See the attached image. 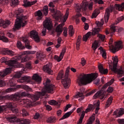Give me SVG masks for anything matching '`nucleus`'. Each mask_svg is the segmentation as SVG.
Returning <instances> with one entry per match:
<instances>
[{
  "mask_svg": "<svg viewBox=\"0 0 124 124\" xmlns=\"http://www.w3.org/2000/svg\"><path fill=\"white\" fill-rule=\"evenodd\" d=\"M0 40H2L3 42H8V39L4 35H0Z\"/></svg>",
  "mask_w": 124,
  "mask_h": 124,
  "instance_id": "3c124183",
  "label": "nucleus"
},
{
  "mask_svg": "<svg viewBox=\"0 0 124 124\" xmlns=\"http://www.w3.org/2000/svg\"><path fill=\"white\" fill-rule=\"evenodd\" d=\"M86 60H85V58H82L81 59V64H82V66H84L85 64H86Z\"/></svg>",
  "mask_w": 124,
  "mask_h": 124,
  "instance_id": "774afa93",
  "label": "nucleus"
},
{
  "mask_svg": "<svg viewBox=\"0 0 124 124\" xmlns=\"http://www.w3.org/2000/svg\"><path fill=\"white\" fill-rule=\"evenodd\" d=\"M30 37L32 39H34L35 42H40V38L38 35V32L35 31H32L30 32Z\"/></svg>",
  "mask_w": 124,
  "mask_h": 124,
  "instance_id": "f3484780",
  "label": "nucleus"
},
{
  "mask_svg": "<svg viewBox=\"0 0 124 124\" xmlns=\"http://www.w3.org/2000/svg\"><path fill=\"white\" fill-rule=\"evenodd\" d=\"M65 52H66V48L64 47L62 49V52L60 53L59 57L57 55H55L54 56L55 60H56V61H57L58 62H61V61H62V60L63 58Z\"/></svg>",
  "mask_w": 124,
  "mask_h": 124,
  "instance_id": "aec40b11",
  "label": "nucleus"
},
{
  "mask_svg": "<svg viewBox=\"0 0 124 124\" xmlns=\"http://www.w3.org/2000/svg\"><path fill=\"white\" fill-rule=\"evenodd\" d=\"M113 61V66L111 65H109V67L112 71L113 72H117L118 75L122 77L124 76V68L120 67L119 69H117V65H118V62H119V59H118V57L115 56L114 57L112 58Z\"/></svg>",
  "mask_w": 124,
  "mask_h": 124,
  "instance_id": "39448f33",
  "label": "nucleus"
},
{
  "mask_svg": "<svg viewBox=\"0 0 124 124\" xmlns=\"http://www.w3.org/2000/svg\"><path fill=\"white\" fill-rule=\"evenodd\" d=\"M69 34L70 36H72L74 34V31H73V26L70 25L69 27Z\"/></svg>",
  "mask_w": 124,
  "mask_h": 124,
  "instance_id": "ea45409f",
  "label": "nucleus"
},
{
  "mask_svg": "<svg viewBox=\"0 0 124 124\" xmlns=\"http://www.w3.org/2000/svg\"><path fill=\"white\" fill-rule=\"evenodd\" d=\"M122 43H123L121 41L116 42H115V46H113V39L110 38L108 43L110 52L114 53H116V52H118L120 49H122L123 48V45H122Z\"/></svg>",
  "mask_w": 124,
  "mask_h": 124,
  "instance_id": "6e6552de",
  "label": "nucleus"
},
{
  "mask_svg": "<svg viewBox=\"0 0 124 124\" xmlns=\"http://www.w3.org/2000/svg\"><path fill=\"white\" fill-rule=\"evenodd\" d=\"M22 41L25 44V47L28 49L29 50H31V48H32L31 45H30V42L29 40L27 39L26 37L22 38Z\"/></svg>",
  "mask_w": 124,
  "mask_h": 124,
  "instance_id": "a878e982",
  "label": "nucleus"
},
{
  "mask_svg": "<svg viewBox=\"0 0 124 124\" xmlns=\"http://www.w3.org/2000/svg\"><path fill=\"white\" fill-rule=\"evenodd\" d=\"M107 91L108 93H111L113 92V91H114V89H113V87L109 86Z\"/></svg>",
  "mask_w": 124,
  "mask_h": 124,
  "instance_id": "69168bd1",
  "label": "nucleus"
},
{
  "mask_svg": "<svg viewBox=\"0 0 124 124\" xmlns=\"http://www.w3.org/2000/svg\"><path fill=\"white\" fill-rule=\"evenodd\" d=\"M43 27L47 29L48 31H51L52 30V22L51 21V18L50 17H46L45 21L43 22Z\"/></svg>",
  "mask_w": 124,
  "mask_h": 124,
  "instance_id": "2eb2a0df",
  "label": "nucleus"
},
{
  "mask_svg": "<svg viewBox=\"0 0 124 124\" xmlns=\"http://www.w3.org/2000/svg\"><path fill=\"white\" fill-rule=\"evenodd\" d=\"M17 47L21 50H24V49H25V46L22 45V43H21V42H17Z\"/></svg>",
  "mask_w": 124,
  "mask_h": 124,
  "instance_id": "8fccbe9b",
  "label": "nucleus"
},
{
  "mask_svg": "<svg viewBox=\"0 0 124 124\" xmlns=\"http://www.w3.org/2000/svg\"><path fill=\"white\" fill-rule=\"evenodd\" d=\"M36 57L38 60H42L45 57V55L42 53L37 52Z\"/></svg>",
  "mask_w": 124,
  "mask_h": 124,
  "instance_id": "58836bf2",
  "label": "nucleus"
},
{
  "mask_svg": "<svg viewBox=\"0 0 124 124\" xmlns=\"http://www.w3.org/2000/svg\"><path fill=\"white\" fill-rule=\"evenodd\" d=\"M75 110V108L72 109L70 111L66 113L60 119V120H64L65 119H67V118H68L70 115H71L72 113H73L74 111Z\"/></svg>",
  "mask_w": 124,
  "mask_h": 124,
  "instance_id": "bb28decb",
  "label": "nucleus"
},
{
  "mask_svg": "<svg viewBox=\"0 0 124 124\" xmlns=\"http://www.w3.org/2000/svg\"><path fill=\"white\" fill-rule=\"evenodd\" d=\"M35 16H37V20H41L42 19V13L40 10L38 11L35 14Z\"/></svg>",
  "mask_w": 124,
  "mask_h": 124,
  "instance_id": "4c0bfd02",
  "label": "nucleus"
},
{
  "mask_svg": "<svg viewBox=\"0 0 124 124\" xmlns=\"http://www.w3.org/2000/svg\"><path fill=\"white\" fill-rule=\"evenodd\" d=\"M43 12L45 16L48 15V13L49 12V11L48 10V6H45L44 7Z\"/></svg>",
  "mask_w": 124,
  "mask_h": 124,
  "instance_id": "09e8293b",
  "label": "nucleus"
},
{
  "mask_svg": "<svg viewBox=\"0 0 124 124\" xmlns=\"http://www.w3.org/2000/svg\"><path fill=\"white\" fill-rule=\"evenodd\" d=\"M36 51H31V50H27V51H24L22 55H33V54H35Z\"/></svg>",
  "mask_w": 124,
  "mask_h": 124,
  "instance_id": "c9c22d12",
  "label": "nucleus"
},
{
  "mask_svg": "<svg viewBox=\"0 0 124 124\" xmlns=\"http://www.w3.org/2000/svg\"><path fill=\"white\" fill-rule=\"evenodd\" d=\"M52 66H51V64L48 63L46 65L43 66V69L45 72L48 73V74H50L52 75L53 74V70L51 69Z\"/></svg>",
  "mask_w": 124,
  "mask_h": 124,
  "instance_id": "5701e85b",
  "label": "nucleus"
},
{
  "mask_svg": "<svg viewBox=\"0 0 124 124\" xmlns=\"http://www.w3.org/2000/svg\"><path fill=\"white\" fill-rule=\"evenodd\" d=\"M97 37H99V38L101 39L102 41H104V40H105V35L99 34H98Z\"/></svg>",
  "mask_w": 124,
  "mask_h": 124,
  "instance_id": "6e6d98bb",
  "label": "nucleus"
},
{
  "mask_svg": "<svg viewBox=\"0 0 124 124\" xmlns=\"http://www.w3.org/2000/svg\"><path fill=\"white\" fill-rule=\"evenodd\" d=\"M98 44V42L97 41H95L94 43L93 44L92 48L94 51H95L97 49V47L99 46Z\"/></svg>",
  "mask_w": 124,
  "mask_h": 124,
  "instance_id": "a19ab883",
  "label": "nucleus"
},
{
  "mask_svg": "<svg viewBox=\"0 0 124 124\" xmlns=\"http://www.w3.org/2000/svg\"><path fill=\"white\" fill-rule=\"evenodd\" d=\"M113 101V96H111L110 97L108 98V99L107 101L106 104V108H108L111 104H112V102Z\"/></svg>",
  "mask_w": 124,
  "mask_h": 124,
  "instance_id": "473e14b6",
  "label": "nucleus"
},
{
  "mask_svg": "<svg viewBox=\"0 0 124 124\" xmlns=\"http://www.w3.org/2000/svg\"><path fill=\"white\" fill-rule=\"evenodd\" d=\"M11 4L12 5H18L19 4V0H12Z\"/></svg>",
  "mask_w": 124,
  "mask_h": 124,
  "instance_id": "4d7b16f0",
  "label": "nucleus"
},
{
  "mask_svg": "<svg viewBox=\"0 0 124 124\" xmlns=\"http://www.w3.org/2000/svg\"><path fill=\"white\" fill-rule=\"evenodd\" d=\"M21 76H22V72H19L16 73L15 75V77L16 78H20V77H21Z\"/></svg>",
  "mask_w": 124,
  "mask_h": 124,
  "instance_id": "e2e57ef3",
  "label": "nucleus"
},
{
  "mask_svg": "<svg viewBox=\"0 0 124 124\" xmlns=\"http://www.w3.org/2000/svg\"><path fill=\"white\" fill-rule=\"evenodd\" d=\"M10 24H11V21H10V20H3V19L0 20V27H2L3 29H6V28L10 25Z\"/></svg>",
  "mask_w": 124,
  "mask_h": 124,
  "instance_id": "4be33fe9",
  "label": "nucleus"
},
{
  "mask_svg": "<svg viewBox=\"0 0 124 124\" xmlns=\"http://www.w3.org/2000/svg\"><path fill=\"white\" fill-rule=\"evenodd\" d=\"M30 114L29 112L26 110L25 109H22V116L23 117H27V116H29Z\"/></svg>",
  "mask_w": 124,
  "mask_h": 124,
  "instance_id": "5fc2aeb1",
  "label": "nucleus"
},
{
  "mask_svg": "<svg viewBox=\"0 0 124 124\" xmlns=\"http://www.w3.org/2000/svg\"><path fill=\"white\" fill-rule=\"evenodd\" d=\"M98 68L99 72L102 74H107V73H108V69H104L102 65H99Z\"/></svg>",
  "mask_w": 124,
  "mask_h": 124,
  "instance_id": "cd10ccee",
  "label": "nucleus"
},
{
  "mask_svg": "<svg viewBox=\"0 0 124 124\" xmlns=\"http://www.w3.org/2000/svg\"><path fill=\"white\" fill-rule=\"evenodd\" d=\"M29 94L26 92H23L22 93H16L13 96V98L14 100H18L19 98L21 97H24V96H28Z\"/></svg>",
  "mask_w": 124,
  "mask_h": 124,
  "instance_id": "a211bd4d",
  "label": "nucleus"
},
{
  "mask_svg": "<svg viewBox=\"0 0 124 124\" xmlns=\"http://www.w3.org/2000/svg\"><path fill=\"white\" fill-rule=\"evenodd\" d=\"M69 70H70V67H68L66 70L65 77L61 81L65 89H68L69 88V84H70V78H68Z\"/></svg>",
  "mask_w": 124,
  "mask_h": 124,
  "instance_id": "9b49d317",
  "label": "nucleus"
},
{
  "mask_svg": "<svg viewBox=\"0 0 124 124\" xmlns=\"http://www.w3.org/2000/svg\"><path fill=\"white\" fill-rule=\"evenodd\" d=\"M103 22H100L99 21H96V25L98 28H101L103 26Z\"/></svg>",
  "mask_w": 124,
  "mask_h": 124,
  "instance_id": "052dcab7",
  "label": "nucleus"
},
{
  "mask_svg": "<svg viewBox=\"0 0 124 124\" xmlns=\"http://www.w3.org/2000/svg\"><path fill=\"white\" fill-rule=\"evenodd\" d=\"M46 33H47V29L44 27L42 31V36H45Z\"/></svg>",
  "mask_w": 124,
  "mask_h": 124,
  "instance_id": "864d4df0",
  "label": "nucleus"
},
{
  "mask_svg": "<svg viewBox=\"0 0 124 124\" xmlns=\"http://www.w3.org/2000/svg\"><path fill=\"white\" fill-rule=\"evenodd\" d=\"M97 73H92L89 74H84L78 79V85H87L93 82V80L97 78Z\"/></svg>",
  "mask_w": 124,
  "mask_h": 124,
  "instance_id": "7ed1b4c3",
  "label": "nucleus"
},
{
  "mask_svg": "<svg viewBox=\"0 0 124 124\" xmlns=\"http://www.w3.org/2000/svg\"><path fill=\"white\" fill-rule=\"evenodd\" d=\"M98 10H95L93 11V13L92 14V18L93 19V18H96L97 17V16L98 15Z\"/></svg>",
  "mask_w": 124,
  "mask_h": 124,
  "instance_id": "c03bdc74",
  "label": "nucleus"
},
{
  "mask_svg": "<svg viewBox=\"0 0 124 124\" xmlns=\"http://www.w3.org/2000/svg\"><path fill=\"white\" fill-rule=\"evenodd\" d=\"M17 82L20 84H28L31 82V77L28 76L22 77L20 79H17Z\"/></svg>",
  "mask_w": 124,
  "mask_h": 124,
  "instance_id": "6ab92c4d",
  "label": "nucleus"
},
{
  "mask_svg": "<svg viewBox=\"0 0 124 124\" xmlns=\"http://www.w3.org/2000/svg\"><path fill=\"white\" fill-rule=\"evenodd\" d=\"M81 38H82V37L79 36L77 40V43H76L77 50H79V47H80V45L81 44Z\"/></svg>",
  "mask_w": 124,
  "mask_h": 124,
  "instance_id": "e433bc0d",
  "label": "nucleus"
},
{
  "mask_svg": "<svg viewBox=\"0 0 124 124\" xmlns=\"http://www.w3.org/2000/svg\"><path fill=\"white\" fill-rule=\"evenodd\" d=\"M115 8L117 10H119V11H122V10L124 9V3H122L121 4H115L114 7V6H110L106 9L104 16L105 23L108 22L109 17H110V13L113 12V10H114Z\"/></svg>",
  "mask_w": 124,
  "mask_h": 124,
  "instance_id": "20e7f679",
  "label": "nucleus"
},
{
  "mask_svg": "<svg viewBox=\"0 0 124 124\" xmlns=\"http://www.w3.org/2000/svg\"><path fill=\"white\" fill-rule=\"evenodd\" d=\"M32 79L35 81V82H37L38 84L41 82V78L36 74L33 75Z\"/></svg>",
  "mask_w": 124,
  "mask_h": 124,
  "instance_id": "2f4dec72",
  "label": "nucleus"
},
{
  "mask_svg": "<svg viewBox=\"0 0 124 124\" xmlns=\"http://www.w3.org/2000/svg\"><path fill=\"white\" fill-rule=\"evenodd\" d=\"M15 90L16 89H23V90H25L27 92H32V89L26 85H17L15 86Z\"/></svg>",
  "mask_w": 124,
  "mask_h": 124,
  "instance_id": "412c9836",
  "label": "nucleus"
},
{
  "mask_svg": "<svg viewBox=\"0 0 124 124\" xmlns=\"http://www.w3.org/2000/svg\"><path fill=\"white\" fill-rule=\"evenodd\" d=\"M7 35L10 38H14V35L12 33L8 32L7 33Z\"/></svg>",
  "mask_w": 124,
  "mask_h": 124,
  "instance_id": "338daca9",
  "label": "nucleus"
},
{
  "mask_svg": "<svg viewBox=\"0 0 124 124\" xmlns=\"http://www.w3.org/2000/svg\"><path fill=\"white\" fill-rule=\"evenodd\" d=\"M114 82V79H112L110 80V81L106 83L103 87H102V89L99 91L97 92L93 96V99H96V98L99 97L100 99H103L104 98V95L105 94V89L107 88L108 86H110L113 84Z\"/></svg>",
  "mask_w": 124,
  "mask_h": 124,
  "instance_id": "423d86ee",
  "label": "nucleus"
},
{
  "mask_svg": "<svg viewBox=\"0 0 124 124\" xmlns=\"http://www.w3.org/2000/svg\"><path fill=\"white\" fill-rule=\"evenodd\" d=\"M69 14V9H67L65 15L64 16L63 23L57 26L55 29L56 32H57V36H60V35L62 34V32L63 31L62 28H63V26H64V23L66 22V20H67V18H68Z\"/></svg>",
  "mask_w": 124,
  "mask_h": 124,
  "instance_id": "1a4fd4ad",
  "label": "nucleus"
},
{
  "mask_svg": "<svg viewBox=\"0 0 124 124\" xmlns=\"http://www.w3.org/2000/svg\"><path fill=\"white\" fill-rule=\"evenodd\" d=\"M124 16H122L120 17H118L117 18V21H116L114 25H118V24H119V23H120V22H122V21H124Z\"/></svg>",
  "mask_w": 124,
  "mask_h": 124,
  "instance_id": "de8ad7c7",
  "label": "nucleus"
},
{
  "mask_svg": "<svg viewBox=\"0 0 124 124\" xmlns=\"http://www.w3.org/2000/svg\"><path fill=\"white\" fill-rule=\"evenodd\" d=\"M124 114V111L123 110V109H120L118 114L117 115V118H120V117H121V116H123V115Z\"/></svg>",
  "mask_w": 124,
  "mask_h": 124,
  "instance_id": "bf43d9fd",
  "label": "nucleus"
},
{
  "mask_svg": "<svg viewBox=\"0 0 124 124\" xmlns=\"http://www.w3.org/2000/svg\"><path fill=\"white\" fill-rule=\"evenodd\" d=\"M56 20H59V19H62V13L60 11H57L55 14Z\"/></svg>",
  "mask_w": 124,
  "mask_h": 124,
  "instance_id": "f704fd0d",
  "label": "nucleus"
},
{
  "mask_svg": "<svg viewBox=\"0 0 124 124\" xmlns=\"http://www.w3.org/2000/svg\"><path fill=\"white\" fill-rule=\"evenodd\" d=\"M11 73V68H7L2 72H0V76L2 78H3L5 76H6L7 74ZM5 85V82L0 79V87H3Z\"/></svg>",
  "mask_w": 124,
  "mask_h": 124,
  "instance_id": "ddd939ff",
  "label": "nucleus"
},
{
  "mask_svg": "<svg viewBox=\"0 0 124 124\" xmlns=\"http://www.w3.org/2000/svg\"><path fill=\"white\" fill-rule=\"evenodd\" d=\"M44 85L45 87L42 89V92H38L37 94L31 95V98L32 99V101L29 99H23L21 100L20 102L21 103L20 104L23 105L24 107L29 108V107L33 106V102L38 100L40 96H44L46 93H54L55 85L51 83L50 79H47Z\"/></svg>",
  "mask_w": 124,
  "mask_h": 124,
  "instance_id": "f257e3e1",
  "label": "nucleus"
},
{
  "mask_svg": "<svg viewBox=\"0 0 124 124\" xmlns=\"http://www.w3.org/2000/svg\"><path fill=\"white\" fill-rule=\"evenodd\" d=\"M94 108H95V104H94L93 105L89 104L88 108L85 110V112L84 111H82L79 120L78 124H81L83 123V119L85 117V113H88V112H90V111H92V110H93Z\"/></svg>",
  "mask_w": 124,
  "mask_h": 124,
  "instance_id": "f8f14e48",
  "label": "nucleus"
},
{
  "mask_svg": "<svg viewBox=\"0 0 124 124\" xmlns=\"http://www.w3.org/2000/svg\"><path fill=\"white\" fill-rule=\"evenodd\" d=\"M37 2V0H35L32 1H27L25 2L24 4V6L25 7H29V6H31V5H33V4H35Z\"/></svg>",
  "mask_w": 124,
  "mask_h": 124,
  "instance_id": "c85d7f7f",
  "label": "nucleus"
},
{
  "mask_svg": "<svg viewBox=\"0 0 124 124\" xmlns=\"http://www.w3.org/2000/svg\"><path fill=\"white\" fill-rule=\"evenodd\" d=\"M87 7H88V2L84 1H82L81 4H77L75 6L77 12H80L81 9H82L83 11H85V10H87Z\"/></svg>",
  "mask_w": 124,
  "mask_h": 124,
  "instance_id": "4468645a",
  "label": "nucleus"
},
{
  "mask_svg": "<svg viewBox=\"0 0 124 124\" xmlns=\"http://www.w3.org/2000/svg\"><path fill=\"white\" fill-rule=\"evenodd\" d=\"M28 17H29L28 16H22L17 17L16 20L15 28H13L14 31H15V29H20L21 27H25L28 23L26 21Z\"/></svg>",
  "mask_w": 124,
  "mask_h": 124,
  "instance_id": "0eeeda50",
  "label": "nucleus"
},
{
  "mask_svg": "<svg viewBox=\"0 0 124 124\" xmlns=\"http://www.w3.org/2000/svg\"><path fill=\"white\" fill-rule=\"evenodd\" d=\"M23 11H24L21 8L18 9L16 12V16H18V15H19L20 14H21V13H22Z\"/></svg>",
  "mask_w": 124,
  "mask_h": 124,
  "instance_id": "0e129e2a",
  "label": "nucleus"
},
{
  "mask_svg": "<svg viewBox=\"0 0 124 124\" xmlns=\"http://www.w3.org/2000/svg\"><path fill=\"white\" fill-rule=\"evenodd\" d=\"M7 120L11 123H19L22 124H30L31 122L28 119H20L16 116H8Z\"/></svg>",
  "mask_w": 124,
  "mask_h": 124,
  "instance_id": "9d476101",
  "label": "nucleus"
},
{
  "mask_svg": "<svg viewBox=\"0 0 124 124\" xmlns=\"http://www.w3.org/2000/svg\"><path fill=\"white\" fill-rule=\"evenodd\" d=\"M22 59V56L17 55L13 58V60L7 61L6 58L3 57L0 59L1 62H5L6 64H8L11 67H23V64L18 62V61H20Z\"/></svg>",
  "mask_w": 124,
  "mask_h": 124,
  "instance_id": "f03ea898",
  "label": "nucleus"
},
{
  "mask_svg": "<svg viewBox=\"0 0 124 124\" xmlns=\"http://www.w3.org/2000/svg\"><path fill=\"white\" fill-rule=\"evenodd\" d=\"M99 50H100V54L102 57L104 58V59H106L107 58L106 56V50L105 49H103V47H102V46H100L99 48Z\"/></svg>",
  "mask_w": 124,
  "mask_h": 124,
  "instance_id": "7c9ffc66",
  "label": "nucleus"
},
{
  "mask_svg": "<svg viewBox=\"0 0 124 124\" xmlns=\"http://www.w3.org/2000/svg\"><path fill=\"white\" fill-rule=\"evenodd\" d=\"M48 104L50 105H57L58 104V102L55 100H51L48 101Z\"/></svg>",
  "mask_w": 124,
  "mask_h": 124,
  "instance_id": "603ef678",
  "label": "nucleus"
},
{
  "mask_svg": "<svg viewBox=\"0 0 124 124\" xmlns=\"http://www.w3.org/2000/svg\"><path fill=\"white\" fill-rule=\"evenodd\" d=\"M0 54L1 55H9V56H14L15 52L8 48H3L0 47Z\"/></svg>",
  "mask_w": 124,
  "mask_h": 124,
  "instance_id": "dca6fc26",
  "label": "nucleus"
},
{
  "mask_svg": "<svg viewBox=\"0 0 124 124\" xmlns=\"http://www.w3.org/2000/svg\"><path fill=\"white\" fill-rule=\"evenodd\" d=\"M13 80V79H11L8 82V85L10 87H16L15 83H13V81H12Z\"/></svg>",
  "mask_w": 124,
  "mask_h": 124,
  "instance_id": "680f3d73",
  "label": "nucleus"
},
{
  "mask_svg": "<svg viewBox=\"0 0 124 124\" xmlns=\"http://www.w3.org/2000/svg\"><path fill=\"white\" fill-rule=\"evenodd\" d=\"M117 30H118V32H121V31H123V28L120 27L119 28V27H118V26H116L114 25H112L110 26V32H111V33H114L115 32H116V31H117Z\"/></svg>",
  "mask_w": 124,
  "mask_h": 124,
  "instance_id": "b1692460",
  "label": "nucleus"
},
{
  "mask_svg": "<svg viewBox=\"0 0 124 124\" xmlns=\"http://www.w3.org/2000/svg\"><path fill=\"white\" fill-rule=\"evenodd\" d=\"M46 122L49 124H52V123H56V118L55 117H49L47 120Z\"/></svg>",
  "mask_w": 124,
  "mask_h": 124,
  "instance_id": "79ce46f5",
  "label": "nucleus"
},
{
  "mask_svg": "<svg viewBox=\"0 0 124 124\" xmlns=\"http://www.w3.org/2000/svg\"><path fill=\"white\" fill-rule=\"evenodd\" d=\"M14 91H15V88H8L5 90V92H4V93H3V94H4V93H11V92H14Z\"/></svg>",
  "mask_w": 124,
  "mask_h": 124,
  "instance_id": "37998d69",
  "label": "nucleus"
},
{
  "mask_svg": "<svg viewBox=\"0 0 124 124\" xmlns=\"http://www.w3.org/2000/svg\"><path fill=\"white\" fill-rule=\"evenodd\" d=\"M79 97H80V98L78 99L79 101H81L85 98L82 93L78 92L75 96V98H79Z\"/></svg>",
  "mask_w": 124,
  "mask_h": 124,
  "instance_id": "c756f323",
  "label": "nucleus"
},
{
  "mask_svg": "<svg viewBox=\"0 0 124 124\" xmlns=\"http://www.w3.org/2000/svg\"><path fill=\"white\" fill-rule=\"evenodd\" d=\"M0 107L2 109L0 112H3V111H6L7 108H13L14 107L13 106V103H8L6 106H0Z\"/></svg>",
  "mask_w": 124,
  "mask_h": 124,
  "instance_id": "393cba45",
  "label": "nucleus"
},
{
  "mask_svg": "<svg viewBox=\"0 0 124 124\" xmlns=\"http://www.w3.org/2000/svg\"><path fill=\"white\" fill-rule=\"evenodd\" d=\"M33 118L34 120H38V119H40V114L38 112H36L34 114Z\"/></svg>",
  "mask_w": 124,
  "mask_h": 124,
  "instance_id": "13d9d810",
  "label": "nucleus"
},
{
  "mask_svg": "<svg viewBox=\"0 0 124 124\" xmlns=\"http://www.w3.org/2000/svg\"><path fill=\"white\" fill-rule=\"evenodd\" d=\"M101 31V29L100 28H94L92 30V35H95L96 34H99V31Z\"/></svg>",
  "mask_w": 124,
  "mask_h": 124,
  "instance_id": "72a5a7b5",
  "label": "nucleus"
},
{
  "mask_svg": "<svg viewBox=\"0 0 124 124\" xmlns=\"http://www.w3.org/2000/svg\"><path fill=\"white\" fill-rule=\"evenodd\" d=\"M91 36V32H88L87 34H85L83 37V41H87L88 40V38H89Z\"/></svg>",
  "mask_w": 124,
  "mask_h": 124,
  "instance_id": "a18cd8bd",
  "label": "nucleus"
},
{
  "mask_svg": "<svg viewBox=\"0 0 124 124\" xmlns=\"http://www.w3.org/2000/svg\"><path fill=\"white\" fill-rule=\"evenodd\" d=\"M62 76H63V71L61 70L57 77V80H61L62 78Z\"/></svg>",
  "mask_w": 124,
  "mask_h": 124,
  "instance_id": "49530a36",
  "label": "nucleus"
}]
</instances>
